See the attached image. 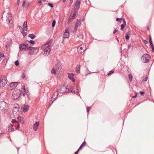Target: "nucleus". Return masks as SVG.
I'll use <instances>...</instances> for the list:
<instances>
[{
    "label": "nucleus",
    "instance_id": "62",
    "mask_svg": "<svg viewBox=\"0 0 154 154\" xmlns=\"http://www.w3.org/2000/svg\"><path fill=\"white\" fill-rule=\"evenodd\" d=\"M75 94H78L79 92L78 91H77V90H76V92H75Z\"/></svg>",
    "mask_w": 154,
    "mask_h": 154
},
{
    "label": "nucleus",
    "instance_id": "8",
    "mask_svg": "<svg viewBox=\"0 0 154 154\" xmlns=\"http://www.w3.org/2000/svg\"><path fill=\"white\" fill-rule=\"evenodd\" d=\"M28 47L27 45L24 43L21 44L19 45V49L21 51H28Z\"/></svg>",
    "mask_w": 154,
    "mask_h": 154
},
{
    "label": "nucleus",
    "instance_id": "24",
    "mask_svg": "<svg viewBox=\"0 0 154 154\" xmlns=\"http://www.w3.org/2000/svg\"><path fill=\"white\" fill-rule=\"evenodd\" d=\"M130 35V34L129 32H128L126 33L125 38L127 40H128L130 38L129 35Z\"/></svg>",
    "mask_w": 154,
    "mask_h": 154
},
{
    "label": "nucleus",
    "instance_id": "38",
    "mask_svg": "<svg viewBox=\"0 0 154 154\" xmlns=\"http://www.w3.org/2000/svg\"><path fill=\"white\" fill-rule=\"evenodd\" d=\"M123 23L122 24L125 26L126 25V21L125 18H123Z\"/></svg>",
    "mask_w": 154,
    "mask_h": 154
},
{
    "label": "nucleus",
    "instance_id": "60",
    "mask_svg": "<svg viewBox=\"0 0 154 154\" xmlns=\"http://www.w3.org/2000/svg\"><path fill=\"white\" fill-rule=\"evenodd\" d=\"M137 97V95H135L134 96H132V98H135L136 97Z\"/></svg>",
    "mask_w": 154,
    "mask_h": 154
},
{
    "label": "nucleus",
    "instance_id": "4",
    "mask_svg": "<svg viewBox=\"0 0 154 154\" xmlns=\"http://www.w3.org/2000/svg\"><path fill=\"white\" fill-rule=\"evenodd\" d=\"M7 83L6 77L5 76H3L2 79H0V87L4 86Z\"/></svg>",
    "mask_w": 154,
    "mask_h": 154
},
{
    "label": "nucleus",
    "instance_id": "22",
    "mask_svg": "<svg viewBox=\"0 0 154 154\" xmlns=\"http://www.w3.org/2000/svg\"><path fill=\"white\" fill-rule=\"evenodd\" d=\"M8 130L9 132H11L14 130V128H13V125L11 124L9 126Z\"/></svg>",
    "mask_w": 154,
    "mask_h": 154
},
{
    "label": "nucleus",
    "instance_id": "34",
    "mask_svg": "<svg viewBox=\"0 0 154 154\" xmlns=\"http://www.w3.org/2000/svg\"><path fill=\"white\" fill-rule=\"evenodd\" d=\"M29 42V43L32 45H33L35 44V41L32 40H30Z\"/></svg>",
    "mask_w": 154,
    "mask_h": 154
},
{
    "label": "nucleus",
    "instance_id": "63",
    "mask_svg": "<svg viewBox=\"0 0 154 154\" xmlns=\"http://www.w3.org/2000/svg\"><path fill=\"white\" fill-rule=\"evenodd\" d=\"M20 127V125H18V126H17V128H16V129H18Z\"/></svg>",
    "mask_w": 154,
    "mask_h": 154
},
{
    "label": "nucleus",
    "instance_id": "19",
    "mask_svg": "<svg viewBox=\"0 0 154 154\" xmlns=\"http://www.w3.org/2000/svg\"><path fill=\"white\" fill-rule=\"evenodd\" d=\"M39 125V122H36L34 124L33 128L35 131H36L38 129Z\"/></svg>",
    "mask_w": 154,
    "mask_h": 154
},
{
    "label": "nucleus",
    "instance_id": "20",
    "mask_svg": "<svg viewBox=\"0 0 154 154\" xmlns=\"http://www.w3.org/2000/svg\"><path fill=\"white\" fill-rule=\"evenodd\" d=\"M12 41L11 39H9L6 42V48L7 49L8 47L9 46L10 44H11Z\"/></svg>",
    "mask_w": 154,
    "mask_h": 154
},
{
    "label": "nucleus",
    "instance_id": "43",
    "mask_svg": "<svg viewBox=\"0 0 154 154\" xmlns=\"http://www.w3.org/2000/svg\"><path fill=\"white\" fill-rule=\"evenodd\" d=\"M4 57V55L3 53H0V58H2Z\"/></svg>",
    "mask_w": 154,
    "mask_h": 154
},
{
    "label": "nucleus",
    "instance_id": "50",
    "mask_svg": "<svg viewBox=\"0 0 154 154\" xmlns=\"http://www.w3.org/2000/svg\"><path fill=\"white\" fill-rule=\"evenodd\" d=\"M25 3H26L25 1H23V4H22V7H24Z\"/></svg>",
    "mask_w": 154,
    "mask_h": 154
},
{
    "label": "nucleus",
    "instance_id": "40",
    "mask_svg": "<svg viewBox=\"0 0 154 154\" xmlns=\"http://www.w3.org/2000/svg\"><path fill=\"white\" fill-rule=\"evenodd\" d=\"M114 71L113 70H111V71H110L109 72L107 75H111L113 73H114Z\"/></svg>",
    "mask_w": 154,
    "mask_h": 154
},
{
    "label": "nucleus",
    "instance_id": "12",
    "mask_svg": "<svg viewBox=\"0 0 154 154\" xmlns=\"http://www.w3.org/2000/svg\"><path fill=\"white\" fill-rule=\"evenodd\" d=\"M68 29L67 28L65 29V32L63 33V38H67L69 37V35Z\"/></svg>",
    "mask_w": 154,
    "mask_h": 154
},
{
    "label": "nucleus",
    "instance_id": "30",
    "mask_svg": "<svg viewBox=\"0 0 154 154\" xmlns=\"http://www.w3.org/2000/svg\"><path fill=\"white\" fill-rule=\"evenodd\" d=\"M51 40H48L47 42L45 43V46H46V45H48V46H49L48 45L51 42Z\"/></svg>",
    "mask_w": 154,
    "mask_h": 154
},
{
    "label": "nucleus",
    "instance_id": "23",
    "mask_svg": "<svg viewBox=\"0 0 154 154\" xmlns=\"http://www.w3.org/2000/svg\"><path fill=\"white\" fill-rule=\"evenodd\" d=\"M23 27L25 29H24L25 30L27 31V22L26 21L24 22L23 25Z\"/></svg>",
    "mask_w": 154,
    "mask_h": 154
},
{
    "label": "nucleus",
    "instance_id": "55",
    "mask_svg": "<svg viewBox=\"0 0 154 154\" xmlns=\"http://www.w3.org/2000/svg\"><path fill=\"white\" fill-rule=\"evenodd\" d=\"M143 42L144 43L146 44H147L148 43L147 41L146 40H144L143 41Z\"/></svg>",
    "mask_w": 154,
    "mask_h": 154
},
{
    "label": "nucleus",
    "instance_id": "58",
    "mask_svg": "<svg viewBox=\"0 0 154 154\" xmlns=\"http://www.w3.org/2000/svg\"><path fill=\"white\" fill-rule=\"evenodd\" d=\"M38 3L40 4L39 5H42V1L41 0H39Z\"/></svg>",
    "mask_w": 154,
    "mask_h": 154
},
{
    "label": "nucleus",
    "instance_id": "53",
    "mask_svg": "<svg viewBox=\"0 0 154 154\" xmlns=\"http://www.w3.org/2000/svg\"><path fill=\"white\" fill-rule=\"evenodd\" d=\"M80 149H79L78 150L76 151L75 152V154H78L79 151L80 150Z\"/></svg>",
    "mask_w": 154,
    "mask_h": 154
},
{
    "label": "nucleus",
    "instance_id": "31",
    "mask_svg": "<svg viewBox=\"0 0 154 154\" xmlns=\"http://www.w3.org/2000/svg\"><path fill=\"white\" fill-rule=\"evenodd\" d=\"M56 24V21L55 20H53L52 25V27H54L55 26V25Z\"/></svg>",
    "mask_w": 154,
    "mask_h": 154
},
{
    "label": "nucleus",
    "instance_id": "27",
    "mask_svg": "<svg viewBox=\"0 0 154 154\" xmlns=\"http://www.w3.org/2000/svg\"><path fill=\"white\" fill-rule=\"evenodd\" d=\"M79 8L74 7V8L73 10V11L76 14V13L78 12V11L79 10Z\"/></svg>",
    "mask_w": 154,
    "mask_h": 154
},
{
    "label": "nucleus",
    "instance_id": "49",
    "mask_svg": "<svg viewBox=\"0 0 154 154\" xmlns=\"http://www.w3.org/2000/svg\"><path fill=\"white\" fill-rule=\"evenodd\" d=\"M151 47L152 49V51L153 52H154V46L153 45H152L151 46Z\"/></svg>",
    "mask_w": 154,
    "mask_h": 154
},
{
    "label": "nucleus",
    "instance_id": "64",
    "mask_svg": "<svg viewBox=\"0 0 154 154\" xmlns=\"http://www.w3.org/2000/svg\"><path fill=\"white\" fill-rule=\"evenodd\" d=\"M30 5V3L29 2L28 3V4H27V7H28Z\"/></svg>",
    "mask_w": 154,
    "mask_h": 154
},
{
    "label": "nucleus",
    "instance_id": "29",
    "mask_svg": "<svg viewBox=\"0 0 154 154\" xmlns=\"http://www.w3.org/2000/svg\"><path fill=\"white\" fill-rule=\"evenodd\" d=\"M51 72V74H55L56 73V70L54 68H53Z\"/></svg>",
    "mask_w": 154,
    "mask_h": 154
},
{
    "label": "nucleus",
    "instance_id": "39",
    "mask_svg": "<svg viewBox=\"0 0 154 154\" xmlns=\"http://www.w3.org/2000/svg\"><path fill=\"white\" fill-rule=\"evenodd\" d=\"M76 14H75V13H74L73 14V16H72V19H75L76 18Z\"/></svg>",
    "mask_w": 154,
    "mask_h": 154
},
{
    "label": "nucleus",
    "instance_id": "54",
    "mask_svg": "<svg viewBox=\"0 0 154 154\" xmlns=\"http://www.w3.org/2000/svg\"><path fill=\"white\" fill-rule=\"evenodd\" d=\"M16 122V120L14 119H13L12 120V121H11V122L13 123H15V122Z\"/></svg>",
    "mask_w": 154,
    "mask_h": 154
},
{
    "label": "nucleus",
    "instance_id": "32",
    "mask_svg": "<svg viewBox=\"0 0 154 154\" xmlns=\"http://www.w3.org/2000/svg\"><path fill=\"white\" fill-rule=\"evenodd\" d=\"M54 101V100H50V101H51L49 103V107H48V108L51 105V104H52V103H53V102Z\"/></svg>",
    "mask_w": 154,
    "mask_h": 154
},
{
    "label": "nucleus",
    "instance_id": "57",
    "mask_svg": "<svg viewBox=\"0 0 154 154\" xmlns=\"http://www.w3.org/2000/svg\"><path fill=\"white\" fill-rule=\"evenodd\" d=\"M117 30L116 29H115L114 32H113V34H114L116 32H117Z\"/></svg>",
    "mask_w": 154,
    "mask_h": 154
},
{
    "label": "nucleus",
    "instance_id": "45",
    "mask_svg": "<svg viewBox=\"0 0 154 154\" xmlns=\"http://www.w3.org/2000/svg\"><path fill=\"white\" fill-rule=\"evenodd\" d=\"M21 77L22 78L24 79L25 78L26 76L24 73H22L21 75Z\"/></svg>",
    "mask_w": 154,
    "mask_h": 154
},
{
    "label": "nucleus",
    "instance_id": "13",
    "mask_svg": "<svg viewBox=\"0 0 154 154\" xmlns=\"http://www.w3.org/2000/svg\"><path fill=\"white\" fill-rule=\"evenodd\" d=\"M74 75V74L73 73H68V78L70 80H71L73 82H74L75 81V80L73 78Z\"/></svg>",
    "mask_w": 154,
    "mask_h": 154
},
{
    "label": "nucleus",
    "instance_id": "16",
    "mask_svg": "<svg viewBox=\"0 0 154 154\" xmlns=\"http://www.w3.org/2000/svg\"><path fill=\"white\" fill-rule=\"evenodd\" d=\"M29 106L28 105L24 104L22 107L23 109V112H26L28 111L29 108Z\"/></svg>",
    "mask_w": 154,
    "mask_h": 154
},
{
    "label": "nucleus",
    "instance_id": "46",
    "mask_svg": "<svg viewBox=\"0 0 154 154\" xmlns=\"http://www.w3.org/2000/svg\"><path fill=\"white\" fill-rule=\"evenodd\" d=\"M20 2V0H17V5H16V6L17 7H18V5L19 4Z\"/></svg>",
    "mask_w": 154,
    "mask_h": 154
},
{
    "label": "nucleus",
    "instance_id": "17",
    "mask_svg": "<svg viewBox=\"0 0 154 154\" xmlns=\"http://www.w3.org/2000/svg\"><path fill=\"white\" fill-rule=\"evenodd\" d=\"M81 3V0H76L75 5V7L80 8Z\"/></svg>",
    "mask_w": 154,
    "mask_h": 154
},
{
    "label": "nucleus",
    "instance_id": "47",
    "mask_svg": "<svg viewBox=\"0 0 154 154\" xmlns=\"http://www.w3.org/2000/svg\"><path fill=\"white\" fill-rule=\"evenodd\" d=\"M140 93L141 96H143L144 95V94H145L144 92L143 91H140Z\"/></svg>",
    "mask_w": 154,
    "mask_h": 154
},
{
    "label": "nucleus",
    "instance_id": "35",
    "mask_svg": "<svg viewBox=\"0 0 154 154\" xmlns=\"http://www.w3.org/2000/svg\"><path fill=\"white\" fill-rule=\"evenodd\" d=\"M14 63H15V65L16 66H18L19 64V62L18 60H17L16 61L14 62Z\"/></svg>",
    "mask_w": 154,
    "mask_h": 154
},
{
    "label": "nucleus",
    "instance_id": "48",
    "mask_svg": "<svg viewBox=\"0 0 154 154\" xmlns=\"http://www.w3.org/2000/svg\"><path fill=\"white\" fill-rule=\"evenodd\" d=\"M17 119L20 121H21L22 119V118L21 116H19L17 118Z\"/></svg>",
    "mask_w": 154,
    "mask_h": 154
},
{
    "label": "nucleus",
    "instance_id": "3",
    "mask_svg": "<svg viewBox=\"0 0 154 154\" xmlns=\"http://www.w3.org/2000/svg\"><path fill=\"white\" fill-rule=\"evenodd\" d=\"M150 56L147 54H144L142 56L141 60L144 63H146L149 61L150 59Z\"/></svg>",
    "mask_w": 154,
    "mask_h": 154
},
{
    "label": "nucleus",
    "instance_id": "21",
    "mask_svg": "<svg viewBox=\"0 0 154 154\" xmlns=\"http://www.w3.org/2000/svg\"><path fill=\"white\" fill-rule=\"evenodd\" d=\"M13 114H16V113L19 111V109L17 107H14L13 109Z\"/></svg>",
    "mask_w": 154,
    "mask_h": 154
},
{
    "label": "nucleus",
    "instance_id": "56",
    "mask_svg": "<svg viewBox=\"0 0 154 154\" xmlns=\"http://www.w3.org/2000/svg\"><path fill=\"white\" fill-rule=\"evenodd\" d=\"M71 92L72 93H75V90L74 89H72L71 91Z\"/></svg>",
    "mask_w": 154,
    "mask_h": 154
},
{
    "label": "nucleus",
    "instance_id": "9",
    "mask_svg": "<svg viewBox=\"0 0 154 154\" xmlns=\"http://www.w3.org/2000/svg\"><path fill=\"white\" fill-rule=\"evenodd\" d=\"M46 47L45 49H44V56L48 55L50 52L51 51V48L50 46H45Z\"/></svg>",
    "mask_w": 154,
    "mask_h": 154
},
{
    "label": "nucleus",
    "instance_id": "11",
    "mask_svg": "<svg viewBox=\"0 0 154 154\" xmlns=\"http://www.w3.org/2000/svg\"><path fill=\"white\" fill-rule=\"evenodd\" d=\"M7 105V103L5 101H2L0 102V109L3 110L5 108V107Z\"/></svg>",
    "mask_w": 154,
    "mask_h": 154
},
{
    "label": "nucleus",
    "instance_id": "25",
    "mask_svg": "<svg viewBox=\"0 0 154 154\" xmlns=\"http://www.w3.org/2000/svg\"><path fill=\"white\" fill-rule=\"evenodd\" d=\"M86 143L85 141H84L81 144V146L79 147V149H81L82 148L86 145Z\"/></svg>",
    "mask_w": 154,
    "mask_h": 154
},
{
    "label": "nucleus",
    "instance_id": "5",
    "mask_svg": "<svg viewBox=\"0 0 154 154\" xmlns=\"http://www.w3.org/2000/svg\"><path fill=\"white\" fill-rule=\"evenodd\" d=\"M86 49L85 46L84 45H81L77 48V51L79 54H81L84 52Z\"/></svg>",
    "mask_w": 154,
    "mask_h": 154
},
{
    "label": "nucleus",
    "instance_id": "10",
    "mask_svg": "<svg viewBox=\"0 0 154 154\" xmlns=\"http://www.w3.org/2000/svg\"><path fill=\"white\" fill-rule=\"evenodd\" d=\"M18 84V82H14L11 83L9 85V88L10 90H12L15 88Z\"/></svg>",
    "mask_w": 154,
    "mask_h": 154
},
{
    "label": "nucleus",
    "instance_id": "61",
    "mask_svg": "<svg viewBox=\"0 0 154 154\" xmlns=\"http://www.w3.org/2000/svg\"><path fill=\"white\" fill-rule=\"evenodd\" d=\"M56 68H57V69H59V68H60V66H59V65H58V66H56Z\"/></svg>",
    "mask_w": 154,
    "mask_h": 154
},
{
    "label": "nucleus",
    "instance_id": "52",
    "mask_svg": "<svg viewBox=\"0 0 154 154\" xmlns=\"http://www.w3.org/2000/svg\"><path fill=\"white\" fill-rule=\"evenodd\" d=\"M73 0H70L69 5H70V6H71V5L72 4V3L73 2Z\"/></svg>",
    "mask_w": 154,
    "mask_h": 154
},
{
    "label": "nucleus",
    "instance_id": "14",
    "mask_svg": "<svg viewBox=\"0 0 154 154\" xmlns=\"http://www.w3.org/2000/svg\"><path fill=\"white\" fill-rule=\"evenodd\" d=\"M77 21L75 23V25L74 27V30L75 31L77 30L78 27L81 24V22H80V20H78V19L77 20Z\"/></svg>",
    "mask_w": 154,
    "mask_h": 154
},
{
    "label": "nucleus",
    "instance_id": "41",
    "mask_svg": "<svg viewBox=\"0 0 154 154\" xmlns=\"http://www.w3.org/2000/svg\"><path fill=\"white\" fill-rule=\"evenodd\" d=\"M148 79V77H143V80L144 81H146Z\"/></svg>",
    "mask_w": 154,
    "mask_h": 154
},
{
    "label": "nucleus",
    "instance_id": "44",
    "mask_svg": "<svg viewBox=\"0 0 154 154\" xmlns=\"http://www.w3.org/2000/svg\"><path fill=\"white\" fill-rule=\"evenodd\" d=\"M124 27H125V26H124L122 24H121V29H120V30H123V29H124Z\"/></svg>",
    "mask_w": 154,
    "mask_h": 154
},
{
    "label": "nucleus",
    "instance_id": "42",
    "mask_svg": "<svg viewBox=\"0 0 154 154\" xmlns=\"http://www.w3.org/2000/svg\"><path fill=\"white\" fill-rule=\"evenodd\" d=\"M48 5L51 8H53L54 7V5L53 4L51 3H48Z\"/></svg>",
    "mask_w": 154,
    "mask_h": 154
},
{
    "label": "nucleus",
    "instance_id": "7",
    "mask_svg": "<svg viewBox=\"0 0 154 154\" xmlns=\"http://www.w3.org/2000/svg\"><path fill=\"white\" fill-rule=\"evenodd\" d=\"M60 90L61 93H69V90L67 86H62L61 87Z\"/></svg>",
    "mask_w": 154,
    "mask_h": 154
},
{
    "label": "nucleus",
    "instance_id": "59",
    "mask_svg": "<svg viewBox=\"0 0 154 154\" xmlns=\"http://www.w3.org/2000/svg\"><path fill=\"white\" fill-rule=\"evenodd\" d=\"M3 64H4L5 65L6 63H5V62L2 61V64L3 65Z\"/></svg>",
    "mask_w": 154,
    "mask_h": 154
},
{
    "label": "nucleus",
    "instance_id": "37",
    "mask_svg": "<svg viewBox=\"0 0 154 154\" xmlns=\"http://www.w3.org/2000/svg\"><path fill=\"white\" fill-rule=\"evenodd\" d=\"M86 109H87V114L88 115L89 112V111H90V109L89 107L87 106L86 107Z\"/></svg>",
    "mask_w": 154,
    "mask_h": 154
},
{
    "label": "nucleus",
    "instance_id": "1",
    "mask_svg": "<svg viewBox=\"0 0 154 154\" xmlns=\"http://www.w3.org/2000/svg\"><path fill=\"white\" fill-rule=\"evenodd\" d=\"M29 51L28 54L29 55H33L36 54L38 51L39 48H33L31 47H28Z\"/></svg>",
    "mask_w": 154,
    "mask_h": 154
},
{
    "label": "nucleus",
    "instance_id": "6",
    "mask_svg": "<svg viewBox=\"0 0 154 154\" xmlns=\"http://www.w3.org/2000/svg\"><path fill=\"white\" fill-rule=\"evenodd\" d=\"M7 14L8 15L6 16L7 18L6 21L8 22V24L10 25L12 23L11 15L10 13H8Z\"/></svg>",
    "mask_w": 154,
    "mask_h": 154
},
{
    "label": "nucleus",
    "instance_id": "51",
    "mask_svg": "<svg viewBox=\"0 0 154 154\" xmlns=\"http://www.w3.org/2000/svg\"><path fill=\"white\" fill-rule=\"evenodd\" d=\"M149 42L150 45L151 46H152V45H153V44H152V40L151 39L150 40H149Z\"/></svg>",
    "mask_w": 154,
    "mask_h": 154
},
{
    "label": "nucleus",
    "instance_id": "28",
    "mask_svg": "<svg viewBox=\"0 0 154 154\" xmlns=\"http://www.w3.org/2000/svg\"><path fill=\"white\" fill-rule=\"evenodd\" d=\"M128 78L130 80V81L131 82L132 81L133 79V76L131 74H129L128 75Z\"/></svg>",
    "mask_w": 154,
    "mask_h": 154
},
{
    "label": "nucleus",
    "instance_id": "26",
    "mask_svg": "<svg viewBox=\"0 0 154 154\" xmlns=\"http://www.w3.org/2000/svg\"><path fill=\"white\" fill-rule=\"evenodd\" d=\"M28 36L32 39H34L36 37V36L33 34H29Z\"/></svg>",
    "mask_w": 154,
    "mask_h": 154
},
{
    "label": "nucleus",
    "instance_id": "36",
    "mask_svg": "<svg viewBox=\"0 0 154 154\" xmlns=\"http://www.w3.org/2000/svg\"><path fill=\"white\" fill-rule=\"evenodd\" d=\"M22 35L23 36H26V32H24V31L23 30V31L22 32Z\"/></svg>",
    "mask_w": 154,
    "mask_h": 154
},
{
    "label": "nucleus",
    "instance_id": "2",
    "mask_svg": "<svg viewBox=\"0 0 154 154\" xmlns=\"http://www.w3.org/2000/svg\"><path fill=\"white\" fill-rule=\"evenodd\" d=\"M21 94L20 91L18 89L14 91L12 94V97L14 100L18 98Z\"/></svg>",
    "mask_w": 154,
    "mask_h": 154
},
{
    "label": "nucleus",
    "instance_id": "18",
    "mask_svg": "<svg viewBox=\"0 0 154 154\" xmlns=\"http://www.w3.org/2000/svg\"><path fill=\"white\" fill-rule=\"evenodd\" d=\"M81 66L80 64H78L77 65L75 68V71L78 73H80Z\"/></svg>",
    "mask_w": 154,
    "mask_h": 154
},
{
    "label": "nucleus",
    "instance_id": "15",
    "mask_svg": "<svg viewBox=\"0 0 154 154\" xmlns=\"http://www.w3.org/2000/svg\"><path fill=\"white\" fill-rule=\"evenodd\" d=\"M58 90H57V91L55 92H54L53 95V96L51 98V100H52L54 99V100H56V99L57 98L58 95Z\"/></svg>",
    "mask_w": 154,
    "mask_h": 154
},
{
    "label": "nucleus",
    "instance_id": "33",
    "mask_svg": "<svg viewBox=\"0 0 154 154\" xmlns=\"http://www.w3.org/2000/svg\"><path fill=\"white\" fill-rule=\"evenodd\" d=\"M123 19H123L122 18H116V21H119V22H121V20Z\"/></svg>",
    "mask_w": 154,
    "mask_h": 154
}]
</instances>
